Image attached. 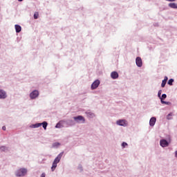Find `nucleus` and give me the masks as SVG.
<instances>
[{"label": "nucleus", "mask_w": 177, "mask_h": 177, "mask_svg": "<svg viewBox=\"0 0 177 177\" xmlns=\"http://www.w3.org/2000/svg\"><path fill=\"white\" fill-rule=\"evenodd\" d=\"M168 2H175L176 0H166Z\"/></svg>", "instance_id": "b1692460"}, {"label": "nucleus", "mask_w": 177, "mask_h": 177, "mask_svg": "<svg viewBox=\"0 0 177 177\" xmlns=\"http://www.w3.org/2000/svg\"><path fill=\"white\" fill-rule=\"evenodd\" d=\"M16 32H20L21 31V26L19 25H15Z\"/></svg>", "instance_id": "f3484780"}, {"label": "nucleus", "mask_w": 177, "mask_h": 177, "mask_svg": "<svg viewBox=\"0 0 177 177\" xmlns=\"http://www.w3.org/2000/svg\"><path fill=\"white\" fill-rule=\"evenodd\" d=\"M170 115H172V114L170 113V114H169V115H167V119H168V120H171V118H169Z\"/></svg>", "instance_id": "393cba45"}, {"label": "nucleus", "mask_w": 177, "mask_h": 177, "mask_svg": "<svg viewBox=\"0 0 177 177\" xmlns=\"http://www.w3.org/2000/svg\"><path fill=\"white\" fill-rule=\"evenodd\" d=\"M64 152H61L54 160L53 162V165L51 167L52 171H55L56 169V167H57V164L60 162V160H62V157H63Z\"/></svg>", "instance_id": "f257e3e1"}, {"label": "nucleus", "mask_w": 177, "mask_h": 177, "mask_svg": "<svg viewBox=\"0 0 177 177\" xmlns=\"http://www.w3.org/2000/svg\"><path fill=\"white\" fill-rule=\"evenodd\" d=\"M174 83V79L169 80L167 84L168 85L172 86V84Z\"/></svg>", "instance_id": "6ab92c4d"}, {"label": "nucleus", "mask_w": 177, "mask_h": 177, "mask_svg": "<svg viewBox=\"0 0 177 177\" xmlns=\"http://www.w3.org/2000/svg\"><path fill=\"white\" fill-rule=\"evenodd\" d=\"M122 147H125V146H128V144L127 142H123L122 144Z\"/></svg>", "instance_id": "5701e85b"}, {"label": "nucleus", "mask_w": 177, "mask_h": 177, "mask_svg": "<svg viewBox=\"0 0 177 177\" xmlns=\"http://www.w3.org/2000/svg\"><path fill=\"white\" fill-rule=\"evenodd\" d=\"M39 127H42V124L37 123V124H32L30 126V128H39Z\"/></svg>", "instance_id": "dca6fc26"}, {"label": "nucleus", "mask_w": 177, "mask_h": 177, "mask_svg": "<svg viewBox=\"0 0 177 177\" xmlns=\"http://www.w3.org/2000/svg\"><path fill=\"white\" fill-rule=\"evenodd\" d=\"M116 123L118 125H120V127H127L128 125V122L125 120H119Z\"/></svg>", "instance_id": "7ed1b4c3"}, {"label": "nucleus", "mask_w": 177, "mask_h": 177, "mask_svg": "<svg viewBox=\"0 0 177 177\" xmlns=\"http://www.w3.org/2000/svg\"><path fill=\"white\" fill-rule=\"evenodd\" d=\"M39 16V14L38 12H35L34 14V19H38Z\"/></svg>", "instance_id": "aec40b11"}, {"label": "nucleus", "mask_w": 177, "mask_h": 177, "mask_svg": "<svg viewBox=\"0 0 177 177\" xmlns=\"http://www.w3.org/2000/svg\"><path fill=\"white\" fill-rule=\"evenodd\" d=\"M7 96L6 92L2 89H0V99H6Z\"/></svg>", "instance_id": "6e6552de"}, {"label": "nucleus", "mask_w": 177, "mask_h": 177, "mask_svg": "<svg viewBox=\"0 0 177 177\" xmlns=\"http://www.w3.org/2000/svg\"><path fill=\"white\" fill-rule=\"evenodd\" d=\"M2 129H3V131H6V127L3 126V127H2Z\"/></svg>", "instance_id": "a878e982"}, {"label": "nucleus", "mask_w": 177, "mask_h": 177, "mask_svg": "<svg viewBox=\"0 0 177 177\" xmlns=\"http://www.w3.org/2000/svg\"><path fill=\"white\" fill-rule=\"evenodd\" d=\"M161 93H162V91L161 90H160L159 91H158V97H161Z\"/></svg>", "instance_id": "4be33fe9"}, {"label": "nucleus", "mask_w": 177, "mask_h": 177, "mask_svg": "<svg viewBox=\"0 0 177 177\" xmlns=\"http://www.w3.org/2000/svg\"><path fill=\"white\" fill-rule=\"evenodd\" d=\"M41 124L44 129L46 130V127H48V122H43Z\"/></svg>", "instance_id": "a211bd4d"}, {"label": "nucleus", "mask_w": 177, "mask_h": 177, "mask_svg": "<svg viewBox=\"0 0 177 177\" xmlns=\"http://www.w3.org/2000/svg\"><path fill=\"white\" fill-rule=\"evenodd\" d=\"M160 144L162 147H168L169 145L167 140H160Z\"/></svg>", "instance_id": "0eeeda50"}, {"label": "nucleus", "mask_w": 177, "mask_h": 177, "mask_svg": "<svg viewBox=\"0 0 177 177\" xmlns=\"http://www.w3.org/2000/svg\"><path fill=\"white\" fill-rule=\"evenodd\" d=\"M27 174V169L21 168L18 169L15 175L16 176H24Z\"/></svg>", "instance_id": "f03ea898"}, {"label": "nucleus", "mask_w": 177, "mask_h": 177, "mask_svg": "<svg viewBox=\"0 0 177 177\" xmlns=\"http://www.w3.org/2000/svg\"><path fill=\"white\" fill-rule=\"evenodd\" d=\"M19 2H23V0H18Z\"/></svg>", "instance_id": "cd10ccee"}, {"label": "nucleus", "mask_w": 177, "mask_h": 177, "mask_svg": "<svg viewBox=\"0 0 177 177\" xmlns=\"http://www.w3.org/2000/svg\"><path fill=\"white\" fill-rule=\"evenodd\" d=\"M156 121H157V119L154 117L151 118L149 120V125L150 127H153V125H156Z\"/></svg>", "instance_id": "f8f14e48"}, {"label": "nucleus", "mask_w": 177, "mask_h": 177, "mask_svg": "<svg viewBox=\"0 0 177 177\" xmlns=\"http://www.w3.org/2000/svg\"><path fill=\"white\" fill-rule=\"evenodd\" d=\"M45 176H46L45 173H42L41 175V177H45Z\"/></svg>", "instance_id": "bb28decb"}, {"label": "nucleus", "mask_w": 177, "mask_h": 177, "mask_svg": "<svg viewBox=\"0 0 177 177\" xmlns=\"http://www.w3.org/2000/svg\"><path fill=\"white\" fill-rule=\"evenodd\" d=\"M168 81V77L165 76L164 80L162 81L161 86L164 88L167 84V82Z\"/></svg>", "instance_id": "ddd939ff"}, {"label": "nucleus", "mask_w": 177, "mask_h": 177, "mask_svg": "<svg viewBox=\"0 0 177 177\" xmlns=\"http://www.w3.org/2000/svg\"><path fill=\"white\" fill-rule=\"evenodd\" d=\"M169 8H171V9H177V4L175 3H169Z\"/></svg>", "instance_id": "2eb2a0df"}, {"label": "nucleus", "mask_w": 177, "mask_h": 177, "mask_svg": "<svg viewBox=\"0 0 177 177\" xmlns=\"http://www.w3.org/2000/svg\"><path fill=\"white\" fill-rule=\"evenodd\" d=\"M136 63L138 67H142V66H143V62H142V58H140V57H138L136 59Z\"/></svg>", "instance_id": "39448f33"}, {"label": "nucleus", "mask_w": 177, "mask_h": 177, "mask_svg": "<svg viewBox=\"0 0 177 177\" xmlns=\"http://www.w3.org/2000/svg\"><path fill=\"white\" fill-rule=\"evenodd\" d=\"M91 115H93V113H91Z\"/></svg>", "instance_id": "c85d7f7f"}, {"label": "nucleus", "mask_w": 177, "mask_h": 177, "mask_svg": "<svg viewBox=\"0 0 177 177\" xmlns=\"http://www.w3.org/2000/svg\"><path fill=\"white\" fill-rule=\"evenodd\" d=\"M99 85H100V81L97 80L91 84V89H96Z\"/></svg>", "instance_id": "423d86ee"}, {"label": "nucleus", "mask_w": 177, "mask_h": 177, "mask_svg": "<svg viewBox=\"0 0 177 177\" xmlns=\"http://www.w3.org/2000/svg\"><path fill=\"white\" fill-rule=\"evenodd\" d=\"M73 120H75V121H82V122H85V118H84V116H81V115H79L77 117H74L73 118Z\"/></svg>", "instance_id": "1a4fd4ad"}, {"label": "nucleus", "mask_w": 177, "mask_h": 177, "mask_svg": "<svg viewBox=\"0 0 177 177\" xmlns=\"http://www.w3.org/2000/svg\"><path fill=\"white\" fill-rule=\"evenodd\" d=\"M160 102L162 104H168V103H169L168 102H165L163 100L164 99H167V94H162V97H160Z\"/></svg>", "instance_id": "9d476101"}, {"label": "nucleus", "mask_w": 177, "mask_h": 177, "mask_svg": "<svg viewBox=\"0 0 177 177\" xmlns=\"http://www.w3.org/2000/svg\"><path fill=\"white\" fill-rule=\"evenodd\" d=\"M39 95V93L38 91L35 90L30 94V99H36V97H38V95Z\"/></svg>", "instance_id": "20e7f679"}, {"label": "nucleus", "mask_w": 177, "mask_h": 177, "mask_svg": "<svg viewBox=\"0 0 177 177\" xmlns=\"http://www.w3.org/2000/svg\"><path fill=\"white\" fill-rule=\"evenodd\" d=\"M0 150H1V151H5V150H6V147H1Z\"/></svg>", "instance_id": "412c9836"}, {"label": "nucleus", "mask_w": 177, "mask_h": 177, "mask_svg": "<svg viewBox=\"0 0 177 177\" xmlns=\"http://www.w3.org/2000/svg\"><path fill=\"white\" fill-rule=\"evenodd\" d=\"M111 77L113 80H117V78H118L119 75H118V73L113 71L111 73Z\"/></svg>", "instance_id": "9b49d317"}, {"label": "nucleus", "mask_w": 177, "mask_h": 177, "mask_svg": "<svg viewBox=\"0 0 177 177\" xmlns=\"http://www.w3.org/2000/svg\"><path fill=\"white\" fill-rule=\"evenodd\" d=\"M63 124H64V120H60L55 126V128H63Z\"/></svg>", "instance_id": "4468645a"}]
</instances>
